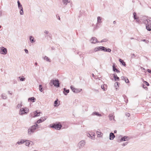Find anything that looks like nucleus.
Segmentation results:
<instances>
[{
	"label": "nucleus",
	"instance_id": "nucleus-35",
	"mask_svg": "<svg viewBox=\"0 0 151 151\" xmlns=\"http://www.w3.org/2000/svg\"><path fill=\"white\" fill-rule=\"evenodd\" d=\"M58 104V99H57V100H55L54 101V106H58V105H57Z\"/></svg>",
	"mask_w": 151,
	"mask_h": 151
},
{
	"label": "nucleus",
	"instance_id": "nucleus-1",
	"mask_svg": "<svg viewBox=\"0 0 151 151\" xmlns=\"http://www.w3.org/2000/svg\"><path fill=\"white\" fill-rule=\"evenodd\" d=\"M47 117H42L40 119L37 120L35 124L32 126L30 128L28 129V134L29 135H31L33 133L35 130L39 127V126L37 124H39L44 122L45 120L47 118Z\"/></svg>",
	"mask_w": 151,
	"mask_h": 151
},
{
	"label": "nucleus",
	"instance_id": "nucleus-63",
	"mask_svg": "<svg viewBox=\"0 0 151 151\" xmlns=\"http://www.w3.org/2000/svg\"><path fill=\"white\" fill-rule=\"evenodd\" d=\"M2 16V13H0V17H1Z\"/></svg>",
	"mask_w": 151,
	"mask_h": 151
},
{
	"label": "nucleus",
	"instance_id": "nucleus-62",
	"mask_svg": "<svg viewBox=\"0 0 151 151\" xmlns=\"http://www.w3.org/2000/svg\"><path fill=\"white\" fill-rule=\"evenodd\" d=\"M6 104H3V106H6Z\"/></svg>",
	"mask_w": 151,
	"mask_h": 151
},
{
	"label": "nucleus",
	"instance_id": "nucleus-46",
	"mask_svg": "<svg viewBox=\"0 0 151 151\" xmlns=\"http://www.w3.org/2000/svg\"><path fill=\"white\" fill-rule=\"evenodd\" d=\"M144 82L145 83V84L147 86H149V83H148L146 81H144Z\"/></svg>",
	"mask_w": 151,
	"mask_h": 151
},
{
	"label": "nucleus",
	"instance_id": "nucleus-4",
	"mask_svg": "<svg viewBox=\"0 0 151 151\" xmlns=\"http://www.w3.org/2000/svg\"><path fill=\"white\" fill-rule=\"evenodd\" d=\"M49 127L55 129L60 130L62 127V125L60 123H53L50 124Z\"/></svg>",
	"mask_w": 151,
	"mask_h": 151
},
{
	"label": "nucleus",
	"instance_id": "nucleus-12",
	"mask_svg": "<svg viewBox=\"0 0 151 151\" xmlns=\"http://www.w3.org/2000/svg\"><path fill=\"white\" fill-rule=\"evenodd\" d=\"M144 125L143 123H140L137 125V127L138 129H142L144 128Z\"/></svg>",
	"mask_w": 151,
	"mask_h": 151
},
{
	"label": "nucleus",
	"instance_id": "nucleus-30",
	"mask_svg": "<svg viewBox=\"0 0 151 151\" xmlns=\"http://www.w3.org/2000/svg\"><path fill=\"white\" fill-rule=\"evenodd\" d=\"M20 81H24L25 80V78L23 76L19 77Z\"/></svg>",
	"mask_w": 151,
	"mask_h": 151
},
{
	"label": "nucleus",
	"instance_id": "nucleus-3",
	"mask_svg": "<svg viewBox=\"0 0 151 151\" xmlns=\"http://www.w3.org/2000/svg\"><path fill=\"white\" fill-rule=\"evenodd\" d=\"M49 84L51 86H52L53 85H54L55 87L57 88L59 87L60 86L59 81L58 79H52L50 80Z\"/></svg>",
	"mask_w": 151,
	"mask_h": 151
},
{
	"label": "nucleus",
	"instance_id": "nucleus-49",
	"mask_svg": "<svg viewBox=\"0 0 151 151\" xmlns=\"http://www.w3.org/2000/svg\"><path fill=\"white\" fill-rule=\"evenodd\" d=\"M147 71L149 73H151V70L149 69L147 70Z\"/></svg>",
	"mask_w": 151,
	"mask_h": 151
},
{
	"label": "nucleus",
	"instance_id": "nucleus-13",
	"mask_svg": "<svg viewBox=\"0 0 151 151\" xmlns=\"http://www.w3.org/2000/svg\"><path fill=\"white\" fill-rule=\"evenodd\" d=\"M92 40L93 41L91 42V43L93 44L99 42L98 40L95 37H92L90 40V41H91Z\"/></svg>",
	"mask_w": 151,
	"mask_h": 151
},
{
	"label": "nucleus",
	"instance_id": "nucleus-40",
	"mask_svg": "<svg viewBox=\"0 0 151 151\" xmlns=\"http://www.w3.org/2000/svg\"><path fill=\"white\" fill-rule=\"evenodd\" d=\"M108 40L106 39H104L102 40L101 41L99 42H106Z\"/></svg>",
	"mask_w": 151,
	"mask_h": 151
},
{
	"label": "nucleus",
	"instance_id": "nucleus-6",
	"mask_svg": "<svg viewBox=\"0 0 151 151\" xmlns=\"http://www.w3.org/2000/svg\"><path fill=\"white\" fill-rule=\"evenodd\" d=\"M71 89L75 93H78L82 90V89L80 88H75L73 86H71L70 87Z\"/></svg>",
	"mask_w": 151,
	"mask_h": 151
},
{
	"label": "nucleus",
	"instance_id": "nucleus-2",
	"mask_svg": "<svg viewBox=\"0 0 151 151\" xmlns=\"http://www.w3.org/2000/svg\"><path fill=\"white\" fill-rule=\"evenodd\" d=\"M144 23L146 25V27L148 31H151V20L150 19H144Z\"/></svg>",
	"mask_w": 151,
	"mask_h": 151
},
{
	"label": "nucleus",
	"instance_id": "nucleus-47",
	"mask_svg": "<svg viewBox=\"0 0 151 151\" xmlns=\"http://www.w3.org/2000/svg\"><path fill=\"white\" fill-rule=\"evenodd\" d=\"M125 114L127 117H129L130 116V114L129 113H126Z\"/></svg>",
	"mask_w": 151,
	"mask_h": 151
},
{
	"label": "nucleus",
	"instance_id": "nucleus-41",
	"mask_svg": "<svg viewBox=\"0 0 151 151\" xmlns=\"http://www.w3.org/2000/svg\"><path fill=\"white\" fill-rule=\"evenodd\" d=\"M124 81L126 83H128L129 82V80L128 79L126 78L125 79Z\"/></svg>",
	"mask_w": 151,
	"mask_h": 151
},
{
	"label": "nucleus",
	"instance_id": "nucleus-7",
	"mask_svg": "<svg viewBox=\"0 0 151 151\" xmlns=\"http://www.w3.org/2000/svg\"><path fill=\"white\" fill-rule=\"evenodd\" d=\"M40 113V112L39 111L38 112L36 110L34 111L33 113L31 114H30L32 117H35L39 116Z\"/></svg>",
	"mask_w": 151,
	"mask_h": 151
},
{
	"label": "nucleus",
	"instance_id": "nucleus-23",
	"mask_svg": "<svg viewBox=\"0 0 151 151\" xmlns=\"http://www.w3.org/2000/svg\"><path fill=\"white\" fill-rule=\"evenodd\" d=\"M96 133L98 137H101L103 135V134L101 132L97 131Z\"/></svg>",
	"mask_w": 151,
	"mask_h": 151
},
{
	"label": "nucleus",
	"instance_id": "nucleus-64",
	"mask_svg": "<svg viewBox=\"0 0 151 151\" xmlns=\"http://www.w3.org/2000/svg\"><path fill=\"white\" fill-rule=\"evenodd\" d=\"M142 41H143L145 42V41H146V40H145V39H144V40H142Z\"/></svg>",
	"mask_w": 151,
	"mask_h": 151
},
{
	"label": "nucleus",
	"instance_id": "nucleus-48",
	"mask_svg": "<svg viewBox=\"0 0 151 151\" xmlns=\"http://www.w3.org/2000/svg\"><path fill=\"white\" fill-rule=\"evenodd\" d=\"M135 20H136V21L137 22H138L139 23V17H138L137 18H136V19H134Z\"/></svg>",
	"mask_w": 151,
	"mask_h": 151
},
{
	"label": "nucleus",
	"instance_id": "nucleus-21",
	"mask_svg": "<svg viewBox=\"0 0 151 151\" xmlns=\"http://www.w3.org/2000/svg\"><path fill=\"white\" fill-rule=\"evenodd\" d=\"M29 40L31 43H34L35 42V40H34V37L32 36H30L29 37Z\"/></svg>",
	"mask_w": 151,
	"mask_h": 151
},
{
	"label": "nucleus",
	"instance_id": "nucleus-45",
	"mask_svg": "<svg viewBox=\"0 0 151 151\" xmlns=\"http://www.w3.org/2000/svg\"><path fill=\"white\" fill-rule=\"evenodd\" d=\"M94 52H95L94 51V50H90L89 51V54H92V53H93Z\"/></svg>",
	"mask_w": 151,
	"mask_h": 151
},
{
	"label": "nucleus",
	"instance_id": "nucleus-52",
	"mask_svg": "<svg viewBox=\"0 0 151 151\" xmlns=\"http://www.w3.org/2000/svg\"><path fill=\"white\" fill-rule=\"evenodd\" d=\"M113 76L114 78V77H117V76L116 74V73H114V74H113Z\"/></svg>",
	"mask_w": 151,
	"mask_h": 151
},
{
	"label": "nucleus",
	"instance_id": "nucleus-27",
	"mask_svg": "<svg viewBox=\"0 0 151 151\" xmlns=\"http://www.w3.org/2000/svg\"><path fill=\"white\" fill-rule=\"evenodd\" d=\"M92 114L93 115H96L99 116H101V115L98 112H94Z\"/></svg>",
	"mask_w": 151,
	"mask_h": 151
},
{
	"label": "nucleus",
	"instance_id": "nucleus-28",
	"mask_svg": "<svg viewBox=\"0 0 151 151\" xmlns=\"http://www.w3.org/2000/svg\"><path fill=\"white\" fill-rule=\"evenodd\" d=\"M44 59L45 60H46L47 62H51L50 60L47 56H45L44 58Z\"/></svg>",
	"mask_w": 151,
	"mask_h": 151
},
{
	"label": "nucleus",
	"instance_id": "nucleus-16",
	"mask_svg": "<svg viewBox=\"0 0 151 151\" xmlns=\"http://www.w3.org/2000/svg\"><path fill=\"white\" fill-rule=\"evenodd\" d=\"M63 92L65 95H67L68 93L69 92V90L67 89L66 88H64Z\"/></svg>",
	"mask_w": 151,
	"mask_h": 151
},
{
	"label": "nucleus",
	"instance_id": "nucleus-5",
	"mask_svg": "<svg viewBox=\"0 0 151 151\" xmlns=\"http://www.w3.org/2000/svg\"><path fill=\"white\" fill-rule=\"evenodd\" d=\"M29 109L27 108H21L20 110V114L22 115L27 114L29 112Z\"/></svg>",
	"mask_w": 151,
	"mask_h": 151
},
{
	"label": "nucleus",
	"instance_id": "nucleus-20",
	"mask_svg": "<svg viewBox=\"0 0 151 151\" xmlns=\"http://www.w3.org/2000/svg\"><path fill=\"white\" fill-rule=\"evenodd\" d=\"M25 140H24V139H22L19 141H18L17 143V144H18L19 145H21V144H23L25 142V141H26Z\"/></svg>",
	"mask_w": 151,
	"mask_h": 151
},
{
	"label": "nucleus",
	"instance_id": "nucleus-31",
	"mask_svg": "<svg viewBox=\"0 0 151 151\" xmlns=\"http://www.w3.org/2000/svg\"><path fill=\"white\" fill-rule=\"evenodd\" d=\"M20 10V14L21 15H22L24 14L23 9V8H21L19 9Z\"/></svg>",
	"mask_w": 151,
	"mask_h": 151
},
{
	"label": "nucleus",
	"instance_id": "nucleus-18",
	"mask_svg": "<svg viewBox=\"0 0 151 151\" xmlns=\"http://www.w3.org/2000/svg\"><path fill=\"white\" fill-rule=\"evenodd\" d=\"M104 49L103 50V51L105 52H110L111 51V50L109 48H106L104 47Z\"/></svg>",
	"mask_w": 151,
	"mask_h": 151
},
{
	"label": "nucleus",
	"instance_id": "nucleus-51",
	"mask_svg": "<svg viewBox=\"0 0 151 151\" xmlns=\"http://www.w3.org/2000/svg\"><path fill=\"white\" fill-rule=\"evenodd\" d=\"M24 50L25 52L26 53H28V50L27 49H25Z\"/></svg>",
	"mask_w": 151,
	"mask_h": 151
},
{
	"label": "nucleus",
	"instance_id": "nucleus-58",
	"mask_svg": "<svg viewBox=\"0 0 151 151\" xmlns=\"http://www.w3.org/2000/svg\"><path fill=\"white\" fill-rule=\"evenodd\" d=\"M116 132H117V131H116V130H115L114 131V133H116Z\"/></svg>",
	"mask_w": 151,
	"mask_h": 151
},
{
	"label": "nucleus",
	"instance_id": "nucleus-14",
	"mask_svg": "<svg viewBox=\"0 0 151 151\" xmlns=\"http://www.w3.org/2000/svg\"><path fill=\"white\" fill-rule=\"evenodd\" d=\"M62 1L63 2V3L64 5H65V6H66V5H67L68 3H70V6L71 7H72V3L70 1H69L68 0H62Z\"/></svg>",
	"mask_w": 151,
	"mask_h": 151
},
{
	"label": "nucleus",
	"instance_id": "nucleus-53",
	"mask_svg": "<svg viewBox=\"0 0 151 151\" xmlns=\"http://www.w3.org/2000/svg\"><path fill=\"white\" fill-rule=\"evenodd\" d=\"M127 142H126L125 143H123V144H122V145L124 146H125L127 144Z\"/></svg>",
	"mask_w": 151,
	"mask_h": 151
},
{
	"label": "nucleus",
	"instance_id": "nucleus-24",
	"mask_svg": "<svg viewBox=\"0 0 151 151\" xmlns=\"http://www.w3.org/2000/svg\"><path fill=\"white\" fill-rule=\"evenodd\" d=\"M17 2L19 9L23 8L22 4L20 3L19 0L17 1Z\"/></svg>",
	"mask_w": 151,
	"mask_h": 151
},
{
	"label": "nucleus",
	"instance_id": "nucleus-38",
	"mask_svg": "<svg viewBox=\"0 0 151 151\" xmlns=\"http://www.w3.org/2000/svg\"><path fill=\"white\" fill-rule=\"evenodd\" d=\"M114 81H119V78L117 76V77H114Z\"/></svg>",
	"mask_w": 151,
	"mask_h": 151
},
{
	"label": "nucleus",
	"instance_id": "nucleus-9",
	"mask_svg": "<svg viewBox=\"0 0 151 151\" xmlns=\"http://www.w3.org/2000/svg\"><path fill=\"white\" fill-rule=\"evenodd\" d=\"M129 137L127 136H124L122 137L120 139H118L117 140L118 142H120L122 141L128 140L129 139Z\"/></svg>",
	"mask_w": 151,
	"mask_h": 151
},
{
	"label": "nucleus",
	"instance_id": "nucleus-33",
	"mask_svg": "<svg viewBox=\"0 0 151 151\" xmlns=\"http://www.w3.org/2000/svg\"><path fill=\"white\" fill-rule=\"evenodd\" d=\"M39 90L41 92H42L43 91V88L42 87V85L41 84L39 85Z\"/></svg>",
	"mask_w": 151,
	"mask_h": 151
},
{
	"label": "nucleus",
	"instance_id": "nucleus-22",
	"mask_svg": "<svg viewBox=\"0 0 151 151\" xmlns=\"http://www.w3.org/2000/svg\"><path fill=\"white\" fill-rule=\"evenodd\" d=\"M119 61L120 62V63L122 64V65L124 66H126V64L125 62L122 59L120 58L119 59Z\"/></svg>",
	"mask_w": 151,
	"mask_h": 151
},
{
	"label": "nucleus",
	"instance_id": "nucleus-36",
	"mask_svg": "<svg viewBox=\"0 0 151 151\" xmlns=\"http://www.w3.org/2000/svg\"><path fill=\"white\" fill-rule=\"evenodd\" d=\"M113 70L114 72H116L117 73H119L120 72V71L116 68H114L113 69Z\"/></svg>",
	"mask_w": 151,
	"mask_h": 151
},
{
	"label": "nucleus",
	"instance_id": "nucleus-8",
	"mask_svg": "<svg viewBox=\"0 0 151 151\" xmlns=\"http://www.w3.org/2000/svg\"><path fill=\"white\" fill-rule=\"evenodd\" d=\"M7 51L6 48L2 46L1 47L0 49V53L1 54L5 55L7 53Z\"/></svg>",
	"mask_w": 151,
	"mask_h": 151
},
{
	"label": "nucleus",
	"instance_id": "nucleus-56",
	"mask_svg": "<svg viewBox=\"0 0 151 151\" xmlns=\"http://www.w3.org/2000/svg\"><path fill=\"white\" fill-rule=\"evenodd\" d=\"M94 91H96V92H99V91L98 90H96V89H94Z\"/></svg>",
	"mask_w": 151,
	"mask_h": 151
},
{
	"label": "nucleus",
	"instance_id": "nucleus-15",
	"mask_svg": "<svg viewBox=\"0 0 151 151\" xmlns=\"http://www.w3.org/2000/svg\"><path fill=\"white\" fill-rule=\"evenodd\" d=\"M115 137V135L114 133L111 132L109 134V139L110 140H113Z\"/></svg>",
	"mask_w": 151,
	"mask_h": 151
},
{
	"label": "nucleus",
	"instance_id": "nucleus-39",
	"mask_svg": "<svg viewBox=\"0 0 151 151\" xmlns=\"http://www.w3.org/2000/svg\"><path fill=\"white\" fill-rule=\"evenodd\" d=\"M106 86V85H103V86H101V88L104 91H105V90H106L105 87Z\"/></svg>",
	"mask_w": 151,
	"mask_h": 151
},
{
	"label": "nucleus",
	"instance_id": "nucleus-59",
	"mask_svg": "<svg viewBox=\"0 0 151 151\" xmlns=\"http://www.w3.org/2000/svg\"><path fill=\"white\" fill-rule=\"evenodd\" d=\"M132 55L134 57H135V55L134 54H132Z\"/></svg>",
	"mask_w": 151,
	"mask_h": 151
},
{
	"label": "nucleus",
	"instance_id": "nucleus-54",
	"mask_svg": "<svg viewBox=\"0 0 151 151\" xmlns=\"http://www.w3.org/2000/svg\"><path fill=\"white\" fill-rule=\"evenodd\" d=\"M126 78V77L125 78L124 76H122L121 77V78L122 80H125V79Z\"/></svg>",
	"mask_w": 151,
	"mask_h": 151
},
{
	"label": "nucleus",
	"instance_id": "nucleus-50",
	"mask_svg": "<svg viewBox=\"0 0 151 151\" xmlns=\"http://www.w3.org/2000/svg\"><path fill=\"white\" fill-rule=\"evenodd\" d=\"M44 32L46 34H47L49 33V32L45 30L44 31Z\"/></svg>",
	"mask_w": 151,
	"mask_h": 151
},
{
	"label": "nucleus",
	"instance_id": "nucleus-61",
	"mask_svg": "<svg viewBox=\"0 0 151 151\" xmlns=\"http://www.w3.org/2000/svg\"><path fill=\"white\" fill-rule=\"evenodd\" d=\"M8 93H9V94H10L11 95H12V93H10V91H8Z\"/></svg>",
	"mask_w": 151,
	"mask_h": 151
},
{
	"label": "nucleus",
	"instance_id": "nucleus-25",
	"mask_svg": "<svg viewBox=\"0 0 151 151\" xmlns=\"http://www.w3.org/2000/svg\"><path fill=\"white\" fill-rule=\"evenodd\" d=\"M109 119L110 120H112V117H113V118H112L114 120V116H113V114H109Z\"/></svg>",
	"mask_w": 151,
	"mask_h": 151
},
{
	"label": "nucleus",
	"instance_id": "nucleus-43",
	"mask_svg": "<svg viewBox=\"0 0 151 151\" xmlns=\"http://www.w3.org/2000/svg\"><path fill=\"white\" fill-rule=\"evenodd\" d=\"M116 66H117L116 65L115 63H113V65H112L113 69L114 68H115V67Z\"/></svg>",
	"mask_w": 151,
	"mask_h": 151
},
{
	"label": "nucleus",
	"instance_id": "nucleus-44",
	"mask_svg": "<svg viewBox=\"0 0 151 151\" xmlns=\"http://www.w3.org/2000/svg\"><path fill=\"white\" fill-rule=\"evenodd\" d=\"M22 104H19L17 105V108H20L21 106H22Z\"/></svg>",
	"mask_w": 151,
	"mask_h": 151
},
{
	"label": "nucleus",
	"instance_id": "nucleus-17",
	"mask_svg": "<svg viewBox=\"0 0 151 151\" xmlns=\"http://www.w3.org/2000/svg\"><path fill=\"white\" fill-rule=\"evenodd\" d=\"M25 141H25V145L27 146H29V145L31 144V142L32 143L31 144V145L33 144V142L32 141H30L29 140H25Z\"/></svg>",
	"mask_w": 151,
	"mask_h": 151
},
{
	"label": "nucleus",
	"instance_id": "nucleus-29",
	"mask_svg": "<svg viewBox=\"0 0 151 151\" xmlns=\"http://www.w3.org/2000/svg\"><path fill=\"white\" fill-rule=\"evenodd\" d=\"M101 17H97V24H98V23H100L101 22Z\"/></svg>",
	"mask_w": 151,
	"mask_h": 151
},
{
	"label": "nucleus",
	"instance_id": "nucleus-19",
	"mask_svg": "<svg viewBox=\"0 0 151 151\" xmlns=\"http://www.w3.org/2000/svg\"><path fill=\"white\" fill-rule=\"evenodd\" d=\"M36 99L34 97H30L28 99V101H31L32 102H35V101Z\"/></svg>",
	"mask_w": 151,
	"mask_h": 151
},
{
	"label": "nucleus",
	"instance_id": "nucleus-26",
	"mask_svg": "<svg viewBox=\"0 0 151 151\" xmlns=\"http://www.w3.org/2000/svg\"><path fill=\"white\" fill-rule=\"evenodd\" d=\"M1 97L2 98L4 99H6L7 98L6 95L4 93H2L1 95Z\"/></svg>",
	"mask_w": 151,
	"mask_h": 151
},
{
	"label": "nucleus",
	"instance_id": "nucleus-42",
	"mask_svg": "<svg viewBox=\"0 0 151 151\" xmlns=\"http://www.w3.org/2000/svg\"><path fill=\"white\" fill-rule=\"evenodd\" d=\"M142 87L144 88L146 90H147L148 89V88L147 87L145 86V85L144 84H143V85H142Z\"/></svg>",
	"mask_w": 151,
	"mask_h": 151
},
{
	"label": "nucleus",
	"instance_id": "nucleus-11",
	"mask_svg": "<svg viewBox=\"0 0 151 151\" xmlns=\"http://www.w3.org/2000/svg\"><path fill=\"white\" fill-rule=\"evenodd\" d=\"M104 46H101L97 47L94 49V51L95 52L99 51H103V50L104 49Z\"/></svg>",
	"mask_w": 151,
	"mask_h": 151
},
{
	"label": "nucleus",
	"instance_id": "nucleus-32",
	"mask_svg": "<svg viewBox=\"0 0 151 151\" xmlns=\"http://www.w3.org/2000/svg\"><path fill=\"white\" fill-rule=\"evenodd\" d=\"M120 84V83L118 82H116L114 83V87L116 88V89H117V88H116V86H119V85Z\"/></svg>",
	"mask_w": 151,
	"mask_h": 151
},
{
	"label": "nucleus",
	"instance_id": "nucleus-37",
	"mask_svg": "<svg viewBox=\"0 0 151 151\" xmlns=\"http://www.w3.org/2000/svg\"><path fill=\"white\" fill-rule=\"evenodd\" d=\"M133 18L134 19H136L137 18V14L136 12H134L133 13Z\"/></svg>",
	"mask_w": 151,
	"mask_h": 151
},
{
	"label": "nucleus",
	"instance_id": "nucleus-60",
	"mask_svg": "<svg viewBox=\"0 0 151 151\" xmlns=\"http://www.w3.org/2000/svg\"><path fill=\"white\" fill-rule=\"evenodd\" d=\"M37 65V62H36L35 63V65Z\"/></svg>",
	"mask_w": 151,
	"mask_h": 151
},
{
	"label": "nucleus",
	"instance_id": "nucleus-55",
	"mask_svg": "<svg viewBox=\"0 0 151 151\" xmlns=\"http://www.w3.org/2000/svg\"><path fill=\"white\" fill-rule=\"evenodd\" d=\"M80 15L79 17H80V16L81 15V13H83V10H81L80 11Z\"/></svg>",
	"mask_w": 151,
	"mask_h": 151
},
{
	"label": "nucleus",
	"instance_id": "nucleus-34",
	"mask_svg": "<svg viewBox=\"0 0 151 151\" xmlns=\"http://www.w3.org/2000/svg\"><path fill=\"white\" fill-rule=\"evenodd\" d=\"M87 136L89 137H91L92 139H94L95 138L94 137H93L92 135H91V134L89 133H88L87 134Z\"/></svg>",
	"mask_w": 151,
	"mask_h": 151
},
{
	"label": "nucleus",
	"instance_id": "nucleus-10",
	"mask_svg": "<svg viewBox=\"0 0 151 151\" xmlns=\"http://www.w3.org/2000/svg\"><path fill=\"white\" fill-rule=\"evenodd\" d=\"M85 144V142L84 140H82L80 141L78 145V147L79 148L83 147Z\"/></svg>",
	"mask_w": 151,
	"mask_h": 151
},
{
	"label": "nucleus",
	"instance_id": "nucleus-57",
	"mask_svg": "<svg viewBox=\"0 0 151 151\" xmlns=\"http://www.w3.org/2000/svg\"><path fill=\"white\" fill-rule=\"evenodd\" d=\"M116 22L115 21H114L113 22V24H116Z\"/></svg>",
	"mask_w": 151,
	"mask_h": 151
}]
</instances>
